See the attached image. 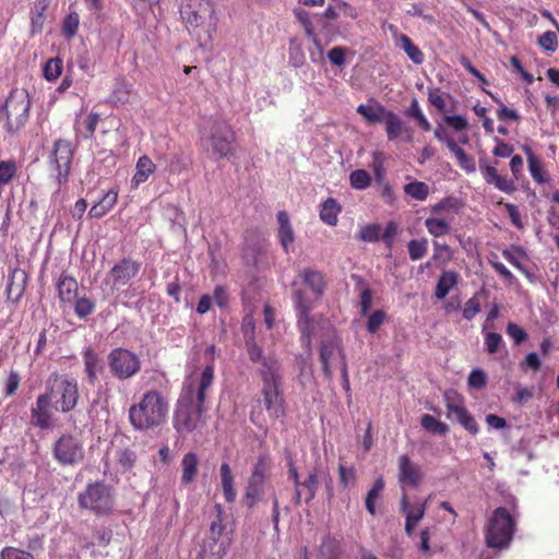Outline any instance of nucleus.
<instances>
[{
	"label": "nucleus",
	"instance_id": "nucleus-43",
	"mask_svg": "<svg viewBox=\"0 0 559 559\" xmlns=\"http://www.w3.org/2000/svg\"><path fill=\"white\" fill-rule=\"evenodd\" d=\"M420 424L425 430L438 436H445L449 432V426L445 423L429 414L421 416Z\"/></svg>",
	"mask_w": 559,
	"mask_h": 559
},
{
	"label": "nucleus",
	"instance_id": "nucleus-32",
	"mask_svg": "<svg viewBox=\"0 0 559 559\" xmlns=\"http://www.w3.org/2000/svg\"><path fill=\"white\" fill-rule=\"evenodd\" d=\"M448 148L454 154L457 165L466 173H474L476 170L475 159L473 156L457 145L453 139H447Z\"/></svg>",
	"mask_w": 559,
	"mask_h": 559
},
{
	"label": "nucleus",
	"instance_id": "nucleus-46",
	"mask_svg": "<svg viewBox=\"0 0 559 559\" xmlns=\"http://www.w3.org/2000/svg\"><path fill=\"white\" fill-rule=\"evenodd\" d=\"M404 192L416 201H425L429 195V187L424 181H413L404 186Z\"/></svg>",
	"mask_w": 559,
	"mask_h": 559
},
{
	"label": "nucleus",
	"instance_id": "nucleus-11",
	"mask_svg": "<svg viewBox=\"0 0 559 559\" xmlns=\"http://www.w3.org/2000/svg\"><path fill=\"white\" fill-rule=\"evenodd\" d=\"M108 366L111 374L119 380L134 377L141 370V361L133 352L118 347L108 354Z\"/></svg>",
	"mask_w": 559,
	"mask_h": 559
},
{
	"label": "nucleus",
	"instance_id": "nucleus-53",
	"mask_svg": "<svg viewBox=\"0 0 559 559\" xmlns=\"http://www.w3.org/2000/svg\"><path fill=\"white\" fill-rule=\"evenodd\" d=\"M359 284L361 285V292H360V313L361 316H367L370 311V308L372 306V297L373 293L369 285L365 283L361 278H359Z\"/></svg>",
	"mask_w": 559,
	"mask_h": 559
},
{
	"label": "nucleus",
	"instance_id": "nucleus-17",
	"mask_svg": "<svg viewBox=\"0 0 559 559\" xmlns=\"http://www.w3.org/2000/svg\"><path fill=\"white\" fill-rule=\"evenodd\" d=\"M281 381L262 382L261 394L263 404L272 418L285 415V401L280 390Z\"/></svg>",
	"mask_w": 559,
	"mask_h": 559
},
{
	"label": "nucleus",
	"instance_id": "nucleus-1",
	"mask_svg": "<svg viewBox=\"0 0 559 559\" xmlns=\"http://www.w3.org/2000/svg\"><path fill=\"white\" fill-rule=\"evenodd\" d=\"M212 385L213 368L211 366L194 368L185 378L173 417V426L178 433L192 432L204 424L205 400Z\"/></svg>",
	"mask_w": 559,
	"mask_h": 559
},
{
	"label": "nucleus",
	"instance_id": "nucleus-20",
	"mask_svg": "<svg viewBox=\"0 0 559 559\" xmlns=\"http://www.w3.org/2000/svg\"><path fill=\"white\" fill-rule=\"evenodd\" d=\"M27 274L24 270L15 267L11 271L7 286L8 299L17 304L24 295Z\"/></svg>",
	"mask_w": 559,
	"mask_h": 559
},
{
	"label": "nucleus",
	"instance_id": "nucleus-15",
	"mask_svg": "<svg viewBox=\"0 0 559 559\" xmlns=\"http://www.w3.org/2000/svg\"><path fill=\"white\" fill-rule=\"evenodd\" d=\"M336 359L340 360L341 366L343 361H347L342 341L337 336L323 340L320 346V362L322 365L323 374L328 381H332L333 379L331 364Z\"/></svg>",
	"mask_w": 559,
	"mask_h": 559
},
{
	"label": "nucleus",
	"instance_id": "nucleus-25",
	"mask_svg": "<svg viewBox=\"0 0 559 559\" xmlns=\"http://www.w3.org/2000/svg\"><path fill=\"white\" fill-rule=\"evenodd\" d=\"M118 201V190H108L97 202L90 209L88 215L92 218H102L110 212Z\"/></svg>",
	"mask_w": 559,
	"mask_h": 559
},
{
	"label": "nucleus",
	"instance_id": "nucleus-16",
	"mask_svg": "<svg viewBox=\"0 0 559 559\" xmlns=\"http://www.w3.org/2000/svg\"><path fill=\"white\" fill-rule=\"evenodd\" d=\"M141 269V263L132 258H123L118 261L107 274V281L111 283L114 289L127 285L134 278Z\"/></svg>",
	"mask_w": 559,
	"mask_h": 559
},
{
	"label": "nucleus",
	"instance_id": "nucleus-10",
	"mask_svg": "<svg viewBox=\"0 0 559 559\" xmlns=\"http://www.w3.org/2000/svg\"><path fill=\"white\" fill-rule=\"evenodd\" d=\"M497 164L498 162H495V165H488L485 160H479V170L484 180L504 193H513L516 190L515 180L520 179L523 171V158L520 155L511 156L510 169L513 178L499 175L496 168Z\"/></svg>",
	"mask_w": 559,
	"mask_h": 559
},
{
	"label": "nucleus",
	"instance_id": "nucleus-2",
	"mask_svg": "<svg viewBox=\"0 0 559 559\" xmlns=\"http://www.w3.org/2000/svg\"><path fill=\"white\" fill-rule=\"evenodd\" d=\"M181 19L199 46L206 48L217 29L215 5L211 0H188L181 9Z\"/></svg>",
	"mask_w": 559,
	"mask_h": 559
},
{
	"label": "nucleus",
	"instance_id": "nucleus-47",
	"mask_svg": "<svg viewBox=\"0 0 559 559\" xmlns=\"http://www.w3.org/2000/svg\"><path fill=\"white\" fill-rule=\"evenodd\" d=\"M271 469V460L269 454H261L258 456L255 464L253 465L250 477L265 480L267 479L269 472Z\"/></svg>",
	"mask_w": 559,
	"mask_h": 559
},
{
	"label": "nucleus",
	"instance_id": "nucleus-63",
	"mask_svg": "<svg viewBox=\"0 0 559 559\" xmlns=\"http://www.w3.org/2000/svg\"><path fill=\"white\" fill-rule=\"evenodd\" d=\"M117 461L124 471H128L133 467L136 454L130 449H123L118 452Z\"/></svg>",
	"mask_w": 559,
	"mask_h": 559
},
{
	"label": "nucleus",
	"instance_id": "nucleus-52",
	"mask_svg": "<svg viewBox=\"0 0 559 559\" xmlns=\"http://www.w3.org/2000/svg\"><path fill=\"white\" fill-rule=\"evenodd\" d=\"M381 237V226L379 224H368L361 226L357 238L365 242H377Z\"/></svg>",
	"mask_w": 559,
	"mask_h": 559
},
{
	"label": "nucleus",
	"instance_id": "nucleus-35",
	"mask_svg": "<svg viewBox=\"0 0 559 559\" xmlns=\"http://www.w3.org/2000/svg\"><path fill=\"white\" fill-rule=\"evenodd\" d=\"M83 361L84 371L87 376L88 383L95 384V382L97 381V373L100 370L99 357L97 353L93 348L87 347L83 352Z\"/></svg>",
	"mask_w": 559,
	"mask_h": 559
},
{
	"label": "nucleus",
	"instance_id": "nucleus-31",
	"mask_svg": "<svg viewBox=\"0 0 559 559\" xmlns=\"http://www.w3.org/2000/svg\"><path fill=\"white\" fill-rule=\"evenodd\" d=\"M427 502L411 504L406 495L401 499V511L405 515V520L418 524L425 516Z\"/></svg>",
	"mask_w": 559,
	"mask_h": 559
},
{
	"label": "nucleus",
	"instance_id": "nucleus-6",
	"mask_svg": "<svg viewBox=\"0 0 559 559\" xmlns=\"http://www.w3.org/2000/svg\"><path fill=\"white\" fill-rule=\"evenodd\" d=\"M516 528L515 519L504 507L493 510L485 530V544L491 549H507Z\"/></svg>",
	"mask_w": 559,
	"mask_h": 559
},
{
	"label": "nucleus",
	"instance_id": "nucleus-36",
	"mask_svg": "<svg viewBox=\"0 0 559 559\" xmlns=\"http://www.w3.org/2000/svg\"><path fill=\"white\" fill-rule=\"evenodd\" d=\"M182 475L181 481L185 485H189L194 481L198 475L199 457L194 452H188L185 454L181 461Z\"/></svg>",
	"mask_w": 559,
	"mask_h": 559
},
{
	"label": "nucleus",
	"instance_id": "nucleus-29",
	"mask_svg": "<svg viewBox=\"0 0 559 559\" xmlns=\"http://www.w3.org/2000/svg\"><path fill=\"white\" fill-rule=\"evenodd\" d=\"M523 152L527 157L528 170L533 180L537 183H545L548 181L547 173L543 168L542 160L534 154L528 145L522 146Z\"/></svg>",
	"mask_w": 559,
	"mask_h": 559
},
{
	"label": "nucleus",
	"instance_id": "nucleus-23",
	"mask_svg": "<svg viewBox=\"0 0 559 559\" xmlns=\"http://www.w3.org/2000/svg\"><path fill=\"white\" fill-rule=\"evenodd\" d=\"M79 285L74 277L62 273L57 282L58 297L63 304H73L78 297Z\"/></svg>",
	"mask_w": 559,
	"mask_h": 559
},
{
	"label": "nucleus",
	"instance_id": "nucleus-54",
	"mask_svg": "<svg viewBox=\"0 0 559 559\" xmlns=\"http://www.w3.org/2000/svg\"><path fill=\"white\" fill-rule=\"evenodd\" d=\"M406 115L414 118L424 131H429L431 129V124L423 114L417 99H413Z\"/></svg>",
	"mask_w": 559,
	"mask_h": 559
},
{
	"label": "nucleus",
	"instance_id": "nucleus-55",
	"mask_svg": "<svg viewBox=\"0 0 559 559\" xmlns=\"http://www.w3.org/2000/svg\"><path fill=\"white\" fill-rule=\"evenodd\" d=\"M485 334L484 343L486 347V352L489 355L496 354L503 345L502 336L497 332H483Z\"/></svg>",
	"mask_w": 559,
	"mask_h": 559
},
{
	"label": "nucleus",
	"instance_id": "nucleus-3",
	"mask_svg": "<svg viewBox=\"0 0 559 559\" xmlns=\"http://www.w3.org/2000/svg\"><path fill=\"white\" fill-rule=\"evenodd\" d=\"M168 396L157 390L146 391L141 400L129 408V420L135 430H148L162 426L168 416Z\"/></svg>",
	"mask_w": 559,
	"mask_h": 559
},
{
	"label": "nucleus",
	"instance_id": "nucleus-34",
	"mask_svg": "<svg viewBox=\"0 0 559 559\" xmlns=\"http://www.w3.org/2000/svg\"><path fill=\"white\" fill-rule=\"evenodd\" d=\"M219 474L224 498L227 502L233 503L236 500L237 492L234 487V475L228 463H222Z\"/></svg>",
	"mask_w": 559,
	"mask_h": 559
},
{
	"label": "nucleus",
	"instance_id": "nucleus-9",
	"mask_svg": "<svg viewBox=\"0 0 559 559\" xmlns=\"http://www.w3.org/2000/svg\"><path fill=\"white\" fill-rule=\"evenodd\" d=\"M216 519L212 521L206 538L201 545V550L197 559H223L227 552L230 540L223 537L225 525L223 524V509L221 504H216Z\"/></svg>",
	"mask_w": 559,
	"mask_h": 559
},
{
	"label": "nucleus",
	"instance_id": "nucleus-39",
	"mask_svg": "<svg viewBox=\"0 0 559 559\" xmlns=\"http://www.w3.org/2000/svg\"><path fill=\"white\" fill-rule=\"evenodd\" d=\"M396 45L405 51L407 57L415 63V64H421L425 60L423 51L419 49L418 46H416L412 39L405 35L401 34L397 37Z\"/></svg>",
	"mask_w": 559,
	"mask_h": 559
},
{
	"label": "nucleus",
	"instance_id": "nucleus-30",
	"mask_svg": "<svg viewBox=\"0 0 559 559\" xmlns=\"http://www.w3.org/2000/svg\"><path fill=\"white\" fill-rule=\"evenodd\" d=\"M265 480L249 477L243 502L248 509H252L264 495Z\"/></svg>",
	"mask_w": 559,
	"mask_h": 559
},
{
	"label": "nucleus",
	"instance_id": "nucleus-18",
	"mask_svg": "<svg viewBox=\"0 0 559 559\" xmlns=\"http://www.w3.org/2000/svg\"><path fill=\"white\" fill-rule=\"evenodd\" d=\"M53 409V404L48 396L45 393L39 394L31 408L32 424L40 429H48L52 423Z\"/></svg>",
	"mask_w": 559,
	"mask_h": 559
},
{
	"label": "nucleus",
	"instance_id": "nucleus-62",
	"mask_svg": "<svg viewBox=\"0 0 559 559\" xmlns=\"http://www.w3.org/2000/svg\"><path fill=\"white\" fill-rule=\"evenodd\" d=\"M20 382H21L20 373L15 370H11L9 372L5 383H4V396L5 397L13 396L20 386Z\"/></svg>",
	"mask_w": 559,
	"mask_h": 559
},
{
	"label": "nucleus",
	"instance_id": "nucleus-57",
	"mask_svg": "<svg viewBox=\"0 0 559 559\" xmlns=\"http://www.w3.org/2000/svg\"><path fill=\"white\" fill-rule=\"evenodd\" d=\"M74 312L75 314L83 319L87 316L92 314L95 310V304L86 297L78 298L74 300Z\"/></svg>",
	"mask_w": 559,
	"mask_h": 559
},
{
	"label": "nucleus",
	"instance_id": "nucleus-12",
	"mask_svg": "<svg viewBox=\"0 0 559 559\" xmlns=\"http://www.w3.org/2000/svg\"><path fill=\"white\" fill-rule=\"evenodd\" d=\"M55 460L62 466H74L84 460L83 442L71 433H62L53 444Z\"/></svg>",
	"mask_w": 559,
	"mask_h": 559
},
{
	"label": "nucleus",
	"instance_id": "nucleus-45",
	"mask_svg": "<svg viewBox=\"0 0 559 559\" xmlns=\"http://www.w3.org/2000/svg\"><path fill=\"white\" fill-rule=\"evenodd\" d=\"M318 486V471L314 468L308 477L301 481V490L304 491L302 500L306 503L310 502L316 497Z\"/></svg>",
	"mask_w": 559,
	"mask_h": 559
},
{
	"label": "nucleus",
	"instance_id": "nucleus-5",
	"mask_svg": "<svg viewBox=\"0 0 559 559\" xmlns=\"http://www.w3.org/2000/svg\"><path fill=\"white\" fill-rule=\"evenodd\" d=\"M31 110V97L26 88L14 87L11 90L4 104L0 107V114L4 117L3 128L11 134L22 130L28 119Z\"/></svg>",
	"mask_w": 559,
	"mask_h": 559
},
{
	"label": "nucleus",
	"instance_id": "nucleus-26",
	"mask_svg": "<svg viewBox=\"0 0 559 559\" xmlns=\"http://www.w3.org/2000/svg\"><path fill=\"white\" fill-rule=\"evenodd\" d=\"M297 328L300 333V341L305 347L311 348L312 336L316 332V317L311 312L296 316Z\"/></svg>",
	"mask_w": 559,
	"mask_h": 559
},
{
	"label": "nucleus",
	"instance_id": "nucleus-33",
	"mask_svg": "<svg viewBox=\"0 0 559 559\" xmlns=\"http://www.w3.org/2000/svg\"><path fill=\"white\" fill-rule=\"evenodd\" d=\"M459 273L455 271H443L438 280L435 289V296L437 299H443L450 293V290L457 285Z\"/></svg>",
	"mask_w": 559,
	"mask_h": 559
},
{
	"label": "nucleus",
	"instance_id": "nucleus-27",
	"mask_svg": "<svg viewBox=\"0 0 559 559\" xmlns=\"http://www.w3.org/2000/svg\"><path fill=\"white\" fill-rule=\"evenodd\" d=\"M384 122L389 141L399 139L403 133H409L408 140L412 139V129L406 127L404 121L395 112L389 110Z\"/></svg>",
	"mask_w": 559,
	"mask_h": 559
},
{
	"label": "nucleus",
	"instance_id": "nucleus-56",
	"mask_svg": "<svg viewBox=\"0 0 559 559\" xmlns=\"http://www.w3.org/2000/svg\"><path fill=\"white\" fill-rule=\"evenodd\" d=\"M46 11L39 10L36 7H33L31 11V33L32 35L40 34L44 29V24L46 22Z\"/></svg>",
	"mask_w": 559,
	"mask_h": 559
},
{
	"label": "nucleus",
	"instance_id": "nucleus-60",
	"mask_svg": "<svg viewBox=\"0 0 559 559\" xmlns=\"http://www.w3.org/2000/svg\"><path fill=\"white\" fill-rule=\"evenodd\" d=\"M340 484L343 488L354 486L356 483V469L353 466H345L340 464L338 466Z\"/></svg>",
	"mask_w": 559,
	"mask_h": 559
},
{
	"label": "nucleus",
	"instance_id": "nucleus-19",
	"mask_svg": "<svg viewBox=\"0 0 559 559\" xmlns=\"http://www.w3.org/2000/svg\"><path fill=\"white\" fill-rule=\"evenodd\" d=\"M399 481L402 486L417 487L424 477L421 467L413 462L407 454L399 457Z\"/></svg>",
	"mask_w": 559,
	"mask_h": 559
},
{
	"label": "nucleus",
	"instance_id": "nucleus-64",
	"mask_svg": "<svg viewBox=\"0 0 559 559\" xmlns=\"http://www.w3.org/2000/svg\"><path fill=\"white\" fill-rule=\"evenodd\" d=\"M480 312V302L477 296L471 297L464 305L463 318L471 321Z\"/></svg>",
	"mask_w": 559,
	"mask_h": 559
},
{
	"label": "nucleus",
	"instance_id": "nucleus-22",
	"mask_svg": "<svg viewBox=\"0 0 559 559\" xmlns=\"http://www.w3.org/2000/svg\"><path fill=\"white\" fill-rule=\"evenodd\" d=\"M277 238L285 253H288L290 251L293 243L295 242V233L292 227L288 213L285 211H280L277 213Z\"/></svg>",
	"mask_w": 559,
	"mask_h": 559
},
{
	"label": "nucleus",
	"instance_id": "nucleus-48",
	"mask_svg": "<svg viewBox=\"0 0 559 559\" xmlns=\"http://www.w3.org/2000/svg\"><path fill=\"white\" fill-rule=\"evenodd\" d=\"M407 250L412 261L420 260L427 254L428 240L426 238L412 239L407 243Z\"/></svg>",
	"mask_w": 559,
	"mask_h": 559
},
{
	"label": "nucleus",
	"instance_id": "nucleus-7",
	"mask_svg": "<svg viewBox=\"0 0 559 559\" xmlns=\"http://www.w3.org/2000/svg\"><path fill=\"white\" fill-rule=\"evenodd\" d=\"M78 503L82 510H87L96 516H106L114 511L115 498L110 486L95 481L79 493Z\"/></svg>",
	"mask_w": 559,
	"mask_h": 559
},
{
	"label": "nucleus",
	"instance_id": "nucleus-59",
	"mask_svg": "<svg viewBox=\"0 0 559 559\" xmlns=\"http://www.w3.org/2000/svg\"><path fill=\"white\" fill-rule=\"evenodd\" d=\"M385 319H386L385 311H383L381 309L374 310L368 317L367 324H366L367 331L371 334H374L380 329V326L384 323Z\"/></svg>",
	"mask_w": 559,
	"mask_h": 559
},
{
	"label": "nucleus",
	"instance_id": "nucleus-24",
	"mask_svg": "<svg viewBox=\"0 0 559 559\" xmlns=\"http://www.w3.org/2000/svg\"><path fill=\"white\" fill-rule=\"evenodd\" d=\"M258 364H260L259 376L262 382L282 380L281 364L274 355L265 356Z\"/></svg>",
	"mask_w": 559,
	"mask_h": 559
},
{
	"label": "nucleus",
	"instance_id": "nucleus-8",
	"mask_svg": "<svg viewBox=\"0 0 559 559\" xmlns=\"http://www.w3.org/2000/svg\"><path fill=\"white\" fill-rule=\"evenodd\" d=\"M74 153L75 145L72 141L68 139H57L53 141L47 156V164L55 174V180L59 189L64 187L69 181Z\"/></svg>",
	"mask_w": 559,
	"mask_h": 559
},
{
	"label": "nucleus",
	"instance_id": "nucleus-37",
	"mask_svg": "<svg viewBox=\"0 0 559 559\" xmlns=\"http://www.w3.org/2000/svg\"><path fill=\"white\" fill-rule=\"evenodd\" d=\"M342 207L333 198H328L321 205L320 218L329 226H335L338 222V214Z\"/></svg>",
	"mask_w": 559,
	"mask_h": 559
},
{
	"label": "nucleus",
	"instance_id": "nucleus-41",
	"mask_svg": "<svg viewBox=\"0 0 559 559\" xmlns=\"http://www.w3.org/2000/svg\"><path fill=\"white\" fill-rule=\"evenodd\" d=\"M133 94V86L124 79L116 82L115 88L110 95L111 102L116 105H124L130 102V97Z\"/></svg>",
	"mask_w": 559,
	"mask_h": 559
},
{
	"label": "nucleus",
	"instance_id": "nucleus-42",
	"mask_svg": "<svg viewBox=\"0 0 559 559\" xmlns=\"http://www.w3.org/2000/svg\"><path fill=\"white\" fill-rule=\"evenodd\" d=\"M384 489V480L382 477H379L374 480L372 487L367 492L366 499H365V506L367 511L371 515H376V501L380 498L382 491Z\"/></svg>",
	"mask_w": 559,
	"mask_h": 559
},
{
	"label": "nucleus",
	"instance_id": "nucleus-14",
	"mask_svg": "<svg viewBox=\"0 0 559 559\" xmlns=\"http://www.w3.org/2000/svg\"><path fill=\"white\" fill-rule=\"evenodd\" d=\"M207 140L213 153L221 158L229 157L235 152L236 133L226 121L214 120L211 124Z\"/></svg>",
	"mask_w": 559,
	"mask_h": 559
},
{
	"label": "nucleus",
	"instance_id": "nucleus-38",
	"mask_svg": "<svg viewBox=\"0 0 559 559\" xmlns=\"http://www.w3.org/2000/svg\"><path fill=\"white\" fill-rule=\"evenodd\" d=\"M292 297L294 300L296 316L311 312L316 307V302L318 301L314 297L311 299V297L300 288L294 289Z\"/></svg>",
	"mask_w": 559,
	"mask_h": 559
},
{
	"label": "nucleus",
	"instance_id": "nucleus-40",
	"mask_svg": "<svg viewBox=\"0 0 559 559\" xmlns=\"http://www.w3.org/2000/svg\"><path fill=\"white\" fill-rule=\"evenodd\" d=\"M357 112L361 115L369 123H378L384 121L386 117L388 109H385L382 105L370 106V105H359L357 107Z\"/></svg>",
	"mask_w": 559,
	"mask_h": 559
},
{
	"label": "nucleus",
	"instance_id": "nucleus-4",
	"mask_svg": "<svg viewBox=\"0 0 559 559\" xmlns=\"http://www.w3.org/2000/svg\"><path fill=\"white\" fill-rule=\"evenodd\" d=\"M45 394L53 404L55 411L69 413L76 407L79 402L78 381L66 374L53 372L46 382Z\"/></svg>",
	"mask_w": 559,
	"mask_h": 559
},
{
	"label": "nucleus",
	"instance_id": "nucleus-58",
	"mask_svg": "<svg viewBox=\"0 0 559 559\" xmlns=\"http://www.w3.org/2000/svg\"><path fill=\"white\" fill-rule=\"evenodd\" d=\"M80 16L76 12L69 13L62 24V33L66 37H73L79 28Z\"/></svg>",
	"mask_w": 559,
	"mask_h": 559
},
{
	"label": "nucleus",
	"instance_id": "nucleus-49",
	"mask_svg": "<svg viewBox=\"0 0 559 559\" xmlns=\"http://www.w3.org/2000/svg\"><path fill=\"white\" fill-rule=\"evenodd\" d=\"M349 183L356 190H365L371 185V177L365 169H356L349 175Z\"/></svg>",
	"mask_w": 559,
	"mask_h": 559
},
{
	"label": "nucleus",
	"instance_id": "nucleus-51",
	"mask_svg": "<svg viewBox=\"0 0 559 559\" xmlns=\"http://www.w3.org/2000/svg\"><path fill=\"white\" fill-rule=\"evenodd\" d=\"M63 62L60 58H50L44 66V76L47 81H56L62 73Z\"/></svg>",
	"mask_w": 559,
	"mask_h": 559
},
{
	"label": "nucleus",
	"instance_id": "nucleus-44",
	"mask_svg": "<svg viewBox=\"0 0 559 559\" xmlns=\"http://www.w3.org/2000/svg\"><path fill=\"white\" fill-rule=\"evenodd\" d=\"M425 226L435 238L448 235L451 230L449 223L443 218L428 217L425 221Z\"/></svg>",
	"mask_w": 559,
	"mask_h": 559
},
{
	"label": "nucleus",
	"instance_id": "nucleus-21",
	"mask_svg": "<svg viewBox=\"0 0 559 559\" xmlns=\"http://www.w3.org/2000/svg\"><path fill=\"white\" fill-rule=\"evenodd\" d=\"M299 277L301 278L302 283L310 289L316 300H319L323 296L328 283L322 272L312 269H305L299 274Z\"/></svg>",
	"mask_w": 559,
	"mask_h": 559
},
{
	"label": "nucleus",
	"instance_id": "nucleus-28",
	"mask_svg": "<svg viewBox=\"0 0 559 559\" xmlns=\"http://www.w3.org/2000/svg\"><path fill=\"white\" fill-rule=\"evenodd\" d=\"M155 169V164L147 155L139 157L135 164V173L131 179L132 187L138 188L140 185L147 181L150 176L154 174Z\"/></svg>",
	"mask_w": 559,
	"mask_h": 559
},
{
	"label": "nucleus",
	"instance_id": "nucleus-61",
	"mask_svg": "<svg viewBox=\"0 0 559 559\" xmlns=\"http://www.w3.org/2000/svg\"><path fill=\"white\" fill-rule=\"evenodd\" d=\"M0 559H35V557L28 551L7 546L0 551Z\"/></svg>",
	"mask_w": 559,
	"mask_h": 559
},
{
	"label": "nucleus",
	"instance_id": "nucleus-13",
	"mask_svg": "<svg viewBox=\"0 0 559 559\" xmlns=\"http://www.w3.org/2000/svg\"><path fill=\"white\" fill-rule=\"evenodd\" d=\"M447 418L455 420L472 436H476L479 432V426L475 417L464 405V397L457 394L455 391H445L443 394Z\"/></svg>",
	"mask_w": 559,
	"mask_h": 559
},
{
	"label": "nucleus",
	"instance_id": "nucleus-50",
	"mask_svg": "<svg viewBox=\"0 0 559 559\" xmlns=\"http://www.w3.org/2000/svg\"><path fill=\"white\" fill-rule=\"evenodd\" d=\"M254 326L251 328V335H246V349L249 356L250 361L258 364L261 359L265 357L263 354V349L259 346L254 340L253 335Z\"/></svg>",
	"mask_w": 559,
	"mask_h": 559
}]
</instances>
